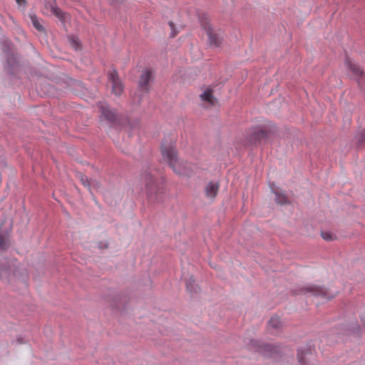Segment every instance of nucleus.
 <instances>
[{
  "label": "nucleus",
  "instance_id": "obj_1",
  "mask_svg": "<svg viewBox=\"0 0 365 365\" xmlns=\"http://www.w3.org/2000/svg\"><path fill=\"white\" fill-rule=\"evenodd\" d=\"M161 153L163 159L166 160L173 171L178 175H189L192 171L190 165L183 160H179L176 151L171 143H163Z\"/></svg>",
  "mask_w": 365,
  "mask_h": 365
},
{
  "label": "nucleus",
  "instance_id": "obj_2",
  "mask_svg": "<svg viewBox=\"0 0 365 365\" xmlns=\"http://www.w3.org/2000/svg\"><path fill=\"white\" fill-rule=\"evenodd\" d=\"M108 78V82L111 83L112 92L115 96H120L123 91V86L118 76L116 71L114 69L109 71Z\"/></svg>",
  "mask_w": 365,
  "mask_h": 365
},
{
  "label": "nucleus",
  "instance_id": "obj_3",
  "mask_svg": "<svg viewBox=\"0 0 365 365\" xmlns=\"http://www.w3.org/2000/svg\"><path fill=\"white\" fill-rule=\"evenodd\" d=\"M202 25L206 31L210 46L215 48L220 46L222 41V37L218 34L213 33L212 29L209 22L202 21Z\"/></svg>",
  "mask_w": 365,
  "mask_h": 365
},
{
  "label": "nucleus",
  "instance_id": "obj_4",
  "mask_svg": "<svg viewBox=\"0 0 365 365\" xmlns=\"http://www.w3.org/2000/svg\"><path fill=\"white\" fill-rule=\"evenodd\" d=\"M153 80L152 73L148 69H144L139 78L138 87L142 91L145 93L150 90V83Z\"/></svg>",
  "mask_w": 365,
  "mask_h": 365
},
{
  "label": "nucleus",
  "instance_id": "obj_5",
  "mask_svg": "<svg viewBox=\"0 0 365 365\" xmlns=\"http://www.w3.org/2000/svg\"><path fill=\"white\" fill-rule=\"evenodd\" d=\"M302 292L304 294L310 293L316 297H322L324 299H330L331 297L327 295V290L324 287H320L316 285H309L302 289Z\"/></svg>",
  "mask_w": 365,
  "mask_h": 365
},
{
  "label": "nucleus",
  "instance_id": "obj_6",
  "mask_svg": "<svg viewBox=\"0 0 365 365\" xmlns=\"http://www.w3.org/2000/svg\"><path fill=\"white\" fill-rule=\"evenodd\" d=\"M145 192L149 197H152V195L155 193L158 190V185L153 178V176L150 173H147L145 175Z\"/></svg>",
  "mask_w": 365,
  "mask_h": 365
},
{
  "label": "nucleus",
  "instance_id": "obj_7",
  "mask_svg": "<svg viewBox=\"0 0 365 365\" xmlns=\"http://www.w3.org/2000/svg\"><path fill=\"white\" fill-rule=\"evenodd\" d=\"M219 185L217 182H210L205 187V195L208 198L213 199L218 192Z\"/></svg>",
  "mask_w": 365,
  "mask_h": 365
},
{
  "label": "nucleus",
  "instance_id": "obj_8",
  "mask_svg": "<svg viewBox=\"0 0 365 365\" xmlns=\"http://www.w3.org/2000/svg\"><path fill=\"white\" fill-rule=\"evenodd\" d=\"M100 108L102 111V115L104 118L110 123H113L116 119V113L114 110L109 108L107 106L101 104Z\"/></svg>",
  "mask_w": 365,
  "mask_h": 365
},
{
  "label": "nucleus",
  "instance_id": "obj_9",
  "mask_svg": "<svg viewBox=\"0 0 365 365\" xmlns=\"http://www.w3.org/2000/svg\"><path fill=\"white\" fill-rule=\"evenodd\" d=\"M202 101L206 103L207 106H213L215 103L216 99L212 96L210 90H206L200 95Z\"/></svg>",
  "mask_w": 365,
  "mask_h": 365
},
{
  "label": "nucleus",
  "instance_id": "obj_10",
  "mask_svg": "<svg viewBox=\"0 0 365 365\" xmlns=\"http://www.w3.org/2000/svg\"><path fill=\"white\" fill-rule=\"evenodd\" d=\"M51 11L55 15L59 20L64 21L68 16V14L63 12L59 8L54 5H51Z\"/></svg>",
  "mask_w": 365,
  "mask_h": 365
},
{
  "label": "nucleus",
  "instance_id": "obj_11",
  "mask_svg": "<svg viewBox=\"0 0 365 365\" xmlns=\"http://www.w3.org/2000/svg\"><path fill=\"white\" fill-rule=\"evenodd\" d=\"M78 178H79V180L82 182V184L84 186L87 187L89 190H91V187H95L97 185V182L96 181L93 180H89L88 178V177H86V175H84L82 173H78Z\"/></svg>",
  "mask_w": 365,
  "mask_h": 365
},
{
  "label": "nucleus",
  "instance_id": "obj_12",
  "mask_svg": "<svg viewBox=\"0 0 365 365\" xmlns=\"http://www.w3.org/2000/svg\"><path fill=\"white\" fill-rule=\"evenodd\" d=\"M346 64L349 68V69L352 71V73L354 76H360L362 75L363 72L358 65L354 63L353 62H351L349 60H346Z\"/></svg>",
  "mask_w": 365,
  "mask_h": 365
},
{
  "label": "nucleus",
  "instance_id": "obj_13",
  "mask_svg": "<svg viewBox=\"0 0 365 365\" xmlns=\"http://www.w3.org/2000/svg\"><path fill=\"white\" fill-rule=\"evenodd\" d=\"M265 134V132L262 129H255L253 132V137L249 140L250 143H255L257 140H260L262 137H264Z\"/></svg>",
  "mask_w": 365,
  "mask_h": 365
},
{
  "label": "nucleus",
  "instance_id": "obj_14",
  "mask_svg": "<svg viewBox=\"0 0 365 365\" xmlns=\"http://www.w3.org/2000/svg\"><path fill=\"white\" fill-rule=\"evenodd\" d=\"M271 189L273 190V192L275 194V201L278 204H286L288 202V200L285 195L280 193L278 190H274V188L272 187Z\"/></svg>",
  "mask_w": 365,
  "mask_h": 365
},
{
  "label": "nucleus",
  "instance_id": "obj_15",
  "mask_svg": "<svg viewBox=\"0 0 365 365\" xmlns=\"http://www.w3.org/2000/svg\"><path fill=\"white\" fill-rule=\"evenodd\" d=\"M282 323L277 316H273L269 321V326L273 329H279L282 327Z\"/></svg>",
  "mask_w": 365,
  "mask_h": 365
},
{
  "label": "nucleus",
  "instance_id": "obj_16",
  "mask_svg": "<svg viewBox=\"0 0 365 365\" xmlns=\"http://www.w3.org/2000/svg\"><path fill=\"white\" fill-rule=\"evenodd\" d=\"M187 289L191 293H197L199 290V287L195 284L194 279L190 277L186 282Z\"/></svg>",
  "mask_w": 365,
  "mask_h": 365
},
{
  "label": "nucleus",
  "instance_id": "obj_17",
  "mask_svg": "<svg viewBox=\"0 0 365 365\" xmlns=\"http://www.w3.org/2000/svg\"><path fill=\"white\" fill-rule=\"evenodd\" d=\"M30 18H31V21L32 22V24H33L34 27L36 30H38V31H43V27L40 24L39 20L37 18V16L36 15H34V14H30Z\"/></svg>",
  "mask_w": 365,
  "mask_h": 365
},
{
  "label": "nucleus",
  "instance_id": "obj_18",
  "mask_svg": "<svg viewBox=\"0 0 365 365\" xmlns=\"http://www.w3.org/2000/svg\"><path fill=\"white\" fill-rule=\"evenodd\" d=\"M68 41H69V43H70L71 46L75 50H78V49L80 45H79V41H78V38H76L75 36H71V37L69 38Z\"/></svg>",
  "mask_w": 365,
  "mask_h": 365
},
{
  "label": "nucleus",
  "instance_id": "obj_19",
  "mask_svg": "<svg viewBox=\"0 0 365 365\" xmlns=\"http://www.w3.org/2000/svg\"><path fill=\"white\" fill-rule=\"evenodd\" d=\"M321 235L322 238L327 241H331L334 239V236L329 232H322Z\"/></svg>",
  "mask_w": 365,
  "mask_h": 365
},
{
  "label": "nucleus",
  "instance_id": "obj_20",
  "mask_svg": "<svg viewBox=\"0 0 365 365\" xmlns=\"http://www.w3.org/2000/svg\"><path fill=\"white\" fill-rule=\"evenodd\" d=\"M7 247V242L5 238L0 235V248L1 249H6Z\"/></svg>",
  "mask_w": 365,
  "mask_h": 365
},
{
  "label": "nucleus",
  "instance_id": "obj_21",
  "mask_svg": "<svg viewBox=\"0 0 365 365\" xmlns=\"http://www.w3.org/2000/svg\"><path fill=\"white\" fill-rule=\"evenodd\" d=\"M169 26H170V27L171 29L170 36L172 37H174L177 34L178 31L175 30V26H174V24L173 22H169Z\"/></svg>",
  "mask_w": 365,
  "mask_h": 365
},
{
  "label": "nucleus",
  "instance_id": "obj_22",
  "mask_svg": "<svg viewBox=\"0 0 365 365\" xmlns=\"http://www.w3.org/2000/svg\"><path fill=\"white\" fill-rule=\"evenodd\" d=\"M16 4L21 7H25L26 4V0H15Z\"/></svg>",
  "mask_w": 365,
  "mask_h": 365
},
{
  "label": "nucleus",
  "instance_id": "obj_23",
  "mask_svg": "<svg viewBox=\"0 0 365 365\" xmlns=\"http://www.w3.org/2000/svg\"><path fill=\"white\" fill-rule=\"evenodd\" d=\"M359 140L360 142H365V129L360 133Z\"/></svg>",
  "mask_w": 365,
  "mask_h": 365
},
{
  "label": "nucleus",
  "instance_id": "obj_24",
  "mask_svg": "<svg viewBox=\"0 0 365 365\" xmlns=\"http://www.w3.org/2000/svg\"><path fill=\"white\" fill-rule=\"evenodd\" d=\"M9 272V270L8 269H3L2 271H1L0 272V275L1 277L3 278V277H7V273Z\"/></svg>",
  "mask_w": 365,
  "mask_h": 365
},
{
  "label": "nucleus",
  "instance_id": "obj_25",
  "mask_svg": "<svg viewBox=\"0 0 365 365\" xmlns=\"http://www.w3.org/2000/svg\"><path fill=\"white\" fill-rule=\"evenodd\" d=\"M251 344H253V346H255V344H257V341L252 340V341H251Z\"/></svg>",
  "mask_w": 365,
  "mask_h": 365
},
{
  "label": "nucleus",
  "instance_id": "obj_26",
  "mask_svg": "<svg viewBox=\"0 0 365 365\" xmlns=\"http://www.w3.org/2000/svg\"><path fill=\"white\" fill-rule=\"evenodd\" d=\"M17 341H19V344L23 343V340L21 339H18Z\"/></svg>",
  "mask_w": 365,
  "mask_h": 365
},
{
  "label": "nucleus",
  "instance_id": "obj_27",
  "mask_svg": "<svg viewBox=\"0 0 365 365\" xmlns=\"http://www.w3.org/2000/svg\"><path fill=\"white\" fill-rule=\"evenodd\" d=\"M270 346H271V345H269V344H267V345H265V346H264L265 349H267V348H269Z\"/></svg>",
  "mask_w": 365,
  "mask_h": 365
}]
</instances>
